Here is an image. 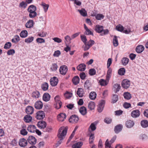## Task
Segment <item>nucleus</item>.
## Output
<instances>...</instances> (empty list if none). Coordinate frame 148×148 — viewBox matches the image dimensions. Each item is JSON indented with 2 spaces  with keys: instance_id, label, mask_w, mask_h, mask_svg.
Returning <instances> with one entry per match:
<instances>
[{
  "instance_id": "18",
  "label": "nucleus",
  "mask_w": 148,
  "mask_h": 148,
  "mask_svg": "<svg viewBox=\"0 0 148 148\" xmlns=\"http://www.w3.org/2000/svg\"><path fill=\"white\" fill-rule=\"evenodd\" d=\"M123 127V125L119 124L116 126L114 129V131L116 133H118L122 130Z\"/></svg>"
},
{
  "instance_id": "13",
  "label": "nucleus",
  "mask_w": 148,
  "mask_h": 148,
  "mask_svg": "<svg viewBox=\"0 0 148 148\" xmlns=\"http://www.w3.org/2000/svg\"><path fill=\"white\" fill-rule=\"evenodd\" d=\"M43 105L42 101H38L35 103L34 107L36 109L40 110L42 108Z\"/></svg>"
},
{
  "instance_id": "39",
  "label": "nucleus",
  "mask_w": 148,
  "mask_h": 148,
  "mask_svg": "<svg viewBox=\"0 0 148 148\" xmlns=\"http://www.w3.org/2000/svg\"><path fill=\"white\" fill-rule=\"evenodd\" d=\"M121 62L122 64L125 66L129 62V59L127 58L124 57L123 58Z\"/></svg>"
},
{
  "instance_id": "49",
  "label": "nucleus",
  "mask_w": 148,
  "mask_h": 148,
  "mask_svg": "<svg viewBox=\"0 0 148 148\" xmlns=\"http://www.w3.org/2000/svg\"><path fill=\"white\" fill-rule=\"evenodd\" d=\"M58 66L56 64L53 63L51 67V69L52 71H55L57 70Z\"/></svg>"
},
{
  "instance_id": "41",
  "label": "nucleus",
  "mask_w": 148,
  "mask_h": 148,
  "mask_svg": "<svg viewBox=\"0 0 148 148\" xmlns=\"http://www.w3.org/2000/svg\"><path fill=\"white\" fill-rule=\"evenodd\" d=\"M95 105L94 102L91 101L90 102L88 105V108L90 110H92L94 109Z\"/></svg>"
},
{
  "instance_id": "45",
  "label": "nucleus",
  "mask_w": 148,
  "mask_h": 148,
  "mask_svg": "<svg viewBox=\"0 0 148 148\" xmlns=\"http://www.w3.org/2000/svg\"><path fill=\"white\" fill-rule=\"evenodd\" d=\"M125 69L124 68H122L119 69L118 71V73L120 75H123L125 72Z\"/></svg>"
},
{
  "instance_id": "8",
  "label": "nucleus",
  "mask_w": 148,
  "mask_h": 148,
  "mask_svg": "<svg viewBox=\"0 0 148 148\" xmlns=\"http://www.w3.org/2000/svg\"><path fill=\"white\" fill-rule=\"evenodd\" d=\"M131 115L133 118H137L140 116V111L138 110H133L131 112Z\"/></svg>"
},
{
  "instance_id": "35",
  "label": "nucleus",
  "mask_w": 148,
  "mask_h": 148,
  "mask_svg": "<svg viewBox=\"0 0 148 148\" xmlns=\"http://www.w3.org/2000/svg\"><path fill=\"white\" fill-rule=\"evenodd\" d=\"M113 43L114 47H117L119 43L117 37L116 36H114L113 39Z\"/></svg>"
},
{
  "instance_id": "56",
  "label": "nucleus",
  "mask_w": 148,
  "mask_h": 148,
  "mask_svg": "<svg viewBox=\"0 0 148 148\" xmlns=\"http://www.w3.org/2000/svg\"><path fill=\"white\" fill-rule=\"evenodd\" d=\"M80 36L82 41L84 43V44H86V41H87L86 36L84 35H82Z\"/></svg>"
},
{
  "instance_id": "4",
  "label": "nucleus",
  "mask_w": 148,
  "mask_h": 148,
  "mask_svg": "<svg viewBox=\"0 0 148 148\" xmlns=\"http://www.w3.org/2000/svg\"><path fill=\"white\" fill-rule=\"evenodd\" d=\"M27 140L30 144L32 145L35 144L37 141L36 139L32 136H29L27 139Z\"/></svg>"
},
{
  "instance_id": "60",
  "label": "nucleus",
  "mask_w": 148,
  "mask_h": 148,
  "mask_svg": "<svg viewBox=\"0 0 148 148\" xmlns=\"http://www.w3.org/2000/svg\"><path fill=\"white\" fill-rule=\"evenodd\" d=\"M61 54L60 51L59 50L55 51L53 54V56L55 57H58Z\"/></svg>"
},
{
  "instance_id": "17",
  "label": "nucleus",
  "mask_w": 148,
  "mask_h": 148,
  "mask_svg": "<svg viewBox=\"0 0 148 148\" xmlns=\"http://www.w3.org/2000/svg\"><path fill=\"white\" fill-rule=\"evenodd\" d=\"M77 94L79 97H82L84 94V89L81 88H78L77 89Z\"/></svg>"
},
{
  "instance_id": "15",
  "label": "nucleus",
  "mask_w": 148,
  "mask_h": 148,
  "mask_svg": "<svg viewBox=\"0 0 148 148\" xmlns=\"http://www.w3.org/2000/svg\"><path fill=\"white\" fill-rule=\"evenodd\" d=\"M34 111V109L32 107L29 106L26 108L25 112L27 114H32Z\"/></svg>"
},
{
  "instance_id": "24",
  "label": "nucleus",
  "mask_w": 148,
  "mask_h": 148,
  "mask_svg": "<svg viewBox=\"0 0 148 148\" xmlns=\"http://www.w3.org/2000/svg\"><path fill=\"white\" fill-rule=\"evenodd\" d=\"M34 24V21L32 20H29L26 23L25 26L26 28H31L32 27Z\"/></svg>"
},
{
  "instance_id": "34",
  "label": "nucleus",
  "mask_w": 148,
  "mask_h": 148,
  "mask_svg": "<svg viewBox=\"0 0 148 148\" xmlns=\"http://www.w3.org/2000/svg\"><path fill=\"white\" fill-rule=\"evenodd\" d=\"M36 7L34 5H30L27 11L28 12L36 11Z\"/></svg>"
},
{
  "instance_id": "30",
  "label": "nucleus",
  "mask_w": 148,
  "mask_h": 148,
  "mask_svg": "<svg viewBox=\"0 0 148 148\" xmlns=\"http://www.w3.org/2000/svg\"><path fill=\"white\" fill-rule=\"evenodd\" d=\"M79 111L82 115H85L87 113L86 109L84 106L81 107L79 109Z\"/></svg>"
},
{
  "instance_id": "21",
  "label": "nucleus",
  "mask_w": 148,
  "mask_h": 148,
  "mask_svg": "<svg viewBox=\"0 0 148 148\" xmlns=\"http://www.w3.org/2000/svg\"><path fill=\"white\" fill-rule=\"evenodd\" d=\"M40 93L37 90L33 91L32 93V96L34 98H38L40 97Z\"/></svg>"
},
{
  "instance_id": "12",
  "label": "nucleus",
  "mask_w": 148,
  "mask_h": 148,
  "mask_svg": "<svg viewBox=\"0 0 148 148\" xmlns=\"http://www.w3.org/2000/svg\"><path fill=\"white\" fill-rule=\"evenodd\" d=\"M134 125V121L130 120H128L125 122V126L128 128H131Z\"/></svg>"
},
{
  "instance_id": "38",
  "label": "nucleus",
  "mask_w": 148,
  "mask_h": 148,
  "mask_svg": "<svg viewBox=\"0 0 148 148\" xmlns=\"http://www.w3.org/2000/svg\"><path fill=\"white\" fill-rule=\"evenodd\" d=\"M108 81L107 82L106 80L103 79H101L99 81L100 84L101 86H105L107 85L108 84Z\"/></svg>"
},
{
  "instance_id": "20",
  "label": "nucleus",
  "mask_w": 148,
  "mask_h": 148,
  "mask_svg": "<svg viewBox=\"0 0 148 148\" xmlns=\"http://www.w3.org/2000/svg\"><path fill=\"white\" fill-rule=\"evenodd\" d=\"M103 29V27L102 26L99 25H97L95 27V30L98 33H100L102 32Z\"/></svg>"
},
{
  "instance_id": "55",
  "label": "nucleus",
  "mask_w": 148,
  "mask_h": 148,
  "mask_svg": "<svg viewBox=\"0 0 148 148\" xmlns=\"http://www.w3.org/2000/svg\"><path fill=\"white\" fill-rule=\"evenodd\" d=\"M84 34L86 35H92L93 36V33L88 29L86 30Z\"/></svg>"
},
{
  "instance_id": "53",
  "label": "nucleus",
  "mask_w": 148,
  "mask_h": 148,
  "mask_svg": "<svg viewBox=\"0 0 148 148\" xmlns=\"http://www.w3.org/2000/svg\"><path fill=\"white\" fill-rule=\"evenodd\" d=\"M12 44L10 42H8L5 44L4 46V48L5 49H8L11 46Z\"/></svg>"
},
{
  "instance_id": "5",
  "label": "nucleus",
  "mask_w": 148,
  "mask_h": 148,
  "mask_svg": "<svg viewBox=\"0 0 148 148\" xmlns=\"http://www.w3.org/2000/svg\"><path fill=\"white\" fill-rule=\"evenodd\" d=\"M79 118L76 115H73L71 116L69 119L70 122L74 123H77L78 121Z\"/></svg>"
},
{
  "instance_id": "6",
  "label": "nucleus",
  "mask_w": 148,
  "mask_h": 148,
  "mask_svg": "<svg viewBox=\"0 0 148 148\" xmlns=\"http://www.w3.org/2000/svg\"><path fill=\"white\" fill-rule=\"evenodd\" d=\"M46 123L43 121H39L37 124L38 127L40 129H44L47 126Z\"/></svg>"
},
{
  "instance_id": "37",
  "label": "nucleus",
  "mask_w": 148,
  "mask_h": 148,
  "mask_svg": "<svg viewBox=\"0 0 148 148\" xmlns=\"http://www.w3.org/2000/svg\"><path fill=\"white\" fill-rule=\"evenodd\" d=\"M97 94L95 92H91L89 94L90 98L92 100L95 99L96 97Z\"/></svg>"
},
{
  "instance_id": "1",
  "label": "nucleus",
  "mask_w": 148,
  "mask_h": 148,
  "mask_svg": "<svg viewBox=\"0 0 148 148\" xmlns=\"http://www.w3.org/2000/svg\"><path fill=\"white\" fill-rule=\"evenodd\" d=\"M67 128L64 127H61L59 129L58 134V137L60 139V140L56 144V147L58 146L62 142V140L65 138L67 132Z\"/></svg>"
},
{
  "instance_id": "48",
  "label": "nucleus",
  "mask_w": 148,
  "mask_h": 148,
  "mask_svg": "<svg viewBox=\"0 0 148 148\" xmlns=\"http://www.w3.org/2000/svg\"><path fill=\"white\" fill-rule=\"evenodd\" d=\"M118 100V96L117 95H113L112 100V102L113 103H116Z\"/></svg>"
},
{
  "instance_id": "51",
  "label": "nucleus",
  "mask_w": 148,
  "mask_h": 148,
  "mask_svg": "<svg viewBox=\"0 0 148 148\" xmlns=\"http://www.w3.org/2000/svg\"><path fill=\"white\" fill-rule=\"evenodd\" d=\"M29 16L30 18L35 17L37 15V13L36 11L29 12Z\"/></svg>"
},
{
  "instance_id": "50",
  "label": "nucleus",
  "mask_w": 148,
  "mask_h": 148,
  "mask_svg": "<svg viewBox=\"0 0 148 148\" xmlns=\"http://www.w3.org/2000/svg\"><path fill=\"white\" fill-rule=\"evenodd\" d=\"M116 29L118 31L122 32L124 30V27L121 25L119 24L116 27Z\"/></svg>"
},
{
  "instance_id": "3",
  "label": "nucleus",
  "mask_w": 148,
  "mask_h": 148,
  "mask_svg": "<svg viewBox=\"0 0 148 148\" xmlns=\"http://www.w3.org/2000/svg\"><path fill=\"white\" fill-rule=\"evenodd\" d=\"M105 103V101L101 100L100 101L97 107V110L99 112H101L103 111Z\"/></svg>"
},
{
  "instance_id": "59",
  "label": "nucleus",
  "mask_w": 148,
  "mask_h": 148,
  "mask_svg": "<svg viewBox=\"0 0 148 148\" xmlns=\"http://www.w3.org/2000/svg\"><path fill=\"white\" fill-rule=\"evenodd\" d=\"M15 53V51L13 49H11L8 50L7 52V54L8 55H11L14 54Z\"/></svg>"
},
{
  "instance_id": "57",
  "label": "nucleus",
  "mask_w": 148,
  "mask_h": 148,
  "mask_svg": "<svg viewBox=\"0 0 148 148\" xmlns=\"http://www.w3.org/2000/svg\"><path fill=\"white\" fill-rule=\"evenodd\" d=\"M96 70L94 69H91L89 71V74L91 75H93L96 74Z\"/></svg>"
},
{
  "instance_id": "16",
  "label": "nucleus",
  "mask_w": 148,
  "mask_h": 148,
  "mask_svg": "<svg viewBox=\"0 0 148 148\" xmlns=\"http://www.w3.org/2000/svg\"><path fill=\"white\" fill-rule=\"evenodd\" d=\"M51 96L48 93H45L42 96L43 100L46 102L49 101L50 99Z\"/></svg>"
},
{
  "instance_id": "28",
  "label": "nucleus",
  "mask_w": 148,
  "mask_h": 148,
  "mask_svg": "<svg viewBox=\"0 0 148 148\" xmlns=\"http://www.w3.org/2000/svg\"><path fill=\"white\" fill-rule=\"evenodd\" d=\"M83 144V143L82 142H78L73 145L72 146V147L73 148H80Z\"/></svg>"
},
{
  "instance_id": "22",
  "label": "nucleus",
  "mask_w": 148,
  "mask_h": 148,
  "mask_svg": "<svg viewBox=\"0 0 148 148\" xmlns=\"http://www.w3.org/2000/svg\"><path fill=\"white\" fill-rule=\"evenodd\" d=\"M84 85V88L86 90H89L91 86V84L90 81L88 80L86 81Z\"/></svg>"
},
{
  "instance_id": "62",
  "label": "nucleus",
  "mask_w": 148,
  "mask_h": 148,
  "mask_svg": "<svg viewBox=\"0 0 148 148\" xmlns=\"http://www.w3.org/2000/svg\"><path fill=\"white\" fill-rule=\"evenodd\" d=\"M131 106V104L125 102L123 105V106L125 108H128L130 107Z\"/></svg>"
},
{
  "instance_id": "19",
  "label": "nucleus",
  "mask_w": 148,
  "mask_h": 148,
  "mask_svg": "<svg viewBox=\"0 0 148 148\" xmlns=\"http://www.w3.org/2000/svg\"><path fill=\"white\" fill-rule=\"evenodd\" d=\"M86 68V65L84 64H81L77 66V70L81 71H85Z\"/></svg>"
},
{
  "instance_id": "2",
  "label": "nucleus",
  "mask_w": 148,
  "mask_h": 148,
  "mask_svg": "<svg viewBox=\"0 0 148 148\" xmlns=\"http://www.w3.org/2000/svg\"><path fill=\"white\" fill-rule=\"evenodd\" d=\"M45 117V115L44 111L40 110L36 113V118L39 120H42Z\"/></svg>"
},
{
  "instance_id": "29",
  "label": "nucleus",
  "mask_w": 148,
  "mask_h": 148,
  "mask_svg": "<svg viewBox=\"0 0 148 148\" xmlns=\"http://www.w3.org/2000/svg\"><path fill=\"white\" fill-rule=\"evenodd\" d=\"M78 11L79 12L80 14L84 16H86L87 15V12L84 9L82 8L81 10H78Z\"/></svg>"
},
{
  "instance_id": "10",
  "label": "nucleus",
  "mask_w": 148,
  "mask_h": 148,
  "mask_svg": "<svg viewBox=\"0 0 148 148\" xmlns=\"http://www.w3.org/2000/svg\"><path fill=\"white\" fill-rule=\"evenodd\" d=\"M19 145L21 147H25L27 144V140L24 138H22L20 139L19 141Z\"/></svg>"
},
{
  "instance_id": "14",
  "label": "nucleus",
  "mask_w": 148,
  "mask_h": 148,
  "mask_svg": "<svg viewBox=\"0 0 148 148\" xmlns=\"http://www.w3.org/2000/svg\"><path fill=\"white\" fill-rule=\"evenodd\" d=\"M66 117V114L64 113H61L57 116L58 121L62 122L64 121Z\"/></svg>"
},
{
  "instance_id": "25",
  "label": "nucleus",
  "mask_w": 148,
  "mask_h": 148,
  "mask_svg": "<svg viewBox=\"0 0 148 148\" xmlns=\"http://www.w3.org/2000/svg\"><path fill=\"white\" fill-rule=\"evenodd\" d=\"M144 49V47L142 45H139L137 47L136 50L138 53H140L142 52Z\"/></svg>"
},
{
  "instance_id": "44",
  "label": "nucleus",
  "mask_w": 148,
  "mask_h": 148,
  "mask_svg": "<svg viewBox=\"0 0 148 148\" xmlns=\"http://www.w3.org/2000/svg\"><path fill=\"white\" fill-rule=\"evenodd\" d=\"M114 87L115 88V92L116 93L120 90L121 86L119 84H114Z\"/></svg>"
},
{
  "instance_id": "52",
  "label": "nucleus",
  "mask_w": 148,
  "mask_h": 148,
  "mask_svg": "<svg viewBox=\"0 0 148 148\" xmlns=\"http://www.w3.org/2000/svg\"><path fill=\"white\" fill-rule=\"evenodd\" d=\"M20 134L23 136L27 135L28 133L26 130L24 128L22 129L20 131Z\"/></svg>"
},
{
  "instance_id": "46",
  "label": "nucleus",
  "mask_w": 148,
  "mask_h": 148,
  "mask_svg": "<svg viewBox=\"0 0 148 148\" xmlns=\"http://www.w3.org/2000/svg\"><path fill=\"white\" fill-rule=\"evenodd\" d=\"M34 38V37L32 36L26 38L25 39V42L27 43H30L33 40Z\"/></svg>"
},
{
  "instance_id": "36",
  "label": "nucleus",
  "mask_w": 148,
  "mask_h": 148,
  "mask_svg": "<svg viewBox=\"0 0 148 148\" xmlns=\"http://www.w3.org/2000/svg\"><path fill=\"white\" fill-rule=\"evenodd\" d=\"M96 124L95 123H92L90 125L89 128V131H94L96 129Z\"/></svg>"
},
{
  "instance_id": "27",
  "label": "nucleus",
  "mask_w": 148,
  "mask_h": 148,
  "mask_svg": "<svg viewBox=\"0 0 148 148\" xmlns=\"http://www.w3.org/2000/svg\"><path fill=\"white\" fill-rule=\"evenodd\" d=\"M32 118V116L29 115H25L24 117V121L27 123H29L31 121Z\"/></svg>"
},
{
  "instance_id": "61",
  "label": "nucleus",
  "mask_w": 148,
  "mask_h": 148,
  "mask_svg": "<svg viewBox=\"0 0 148 148\" xmlns=\"http://www.w3.org/2000/svg\"><path fill=\"white\" fill-rule=\"evenodd\" d=\"M64 97L66 98H69L72 97V93H69L67 92L64 94Z\"/></svg>"
},
{
  "instance_id": "47",
  "label": "nucleus",
  "mask_w": 148,
  "mask_h": 148,
  "mask_svg": "<svg viewBox=\"0 0 148 148\" xmlns=\"http://www.w3.org/2000/svg\"><path fill=\"white\" fill-rule=\"evenodd\" d=\"M104 17V16L102 14H98L95 16V18L97 20H101Z\"/></svg>"
},
{
  "instance_id": "32",
  "label": "nucleus",
  "mask_w": 148,
  "mask_h": 148,
  "mask_svg": "<svg viewBox=\"0 0 148 148\" xmlns=\"http://www.w3.org/2000/svg\"><path fill=\"white\" fill-rule=\"evenodd\" d=\"M28 32L26 30H24L21 32L20 35L22 38H25L27 36Z\"/></svg>"
},
{
  "instance_id": "42",
  "label": "nucleus",
  "mask_w": 148,
  "mask_h": 148,
  "mask_svg": "<svg viewBox=\"0 0 148 148\" xmlns=\"http://www.w3.org/2000/svg\"><path fill=\"white\" fill-rule=\"evenodd\" d=\"M41 5L42 6L43 9H44V11L45 12H46L48 9L49 6V5L48 4H46L45 3H42L41 4Z\"/></svg>"
},
{
  "instance_id": "54",
  "label": "nucleus",
  "mask_w": 148,
  "mask_h": 148,
  "mask_svg": "<svg viewBox=\"0 0 148 148\" xmlns=\"http://www.w3.org/2000/svg\"><path fill=\"white\" fill-rule=\"evenodd\" d=\"M111 143L109 142L108 140L107 139L105 142V148H110L111 147Z\"/></svg>"
},
{
  "instance_id": "9",
  "label": "nucleus",
  "mask_w": 148,
  "mask_h": 148,
  "mask_svg": "<svg viewBox=\"0 0 148 148\" xmlns=\"http://www.w3.org/2000/svg\"><path fill=\"white\" fill-rule=\"evenodd\" d=\"M67 71V67L65 65L61 66L59 69L60 73L63 75H64L66 74Z\"/></svg>"
},
{
  "instance_id": "63",
  "label": "nucleus",
  "mask_w": 148,
  "mask_h": 148,
  "mask_svg": "<svg viewBox=\"0 0 148 148\" xmlns=\"http://www.w3.org/2000/svg\"><path fill=\"white\" fill-rule=\"evenodd\" d=\"M95 43V41L92 40H90L88 42V43L87 44L88 45H89L90 47H91Z\"/></svg>"
},
{
  "instance_id": "31",
  "label": "nucleus",
  "mask_w": 148,
  "mask_h": 148,
  "mask_svg": "<svg viewBox=\"0 0 148 148\" xmlns=\"http://www.w3.org/2000/svg\"><path fill=\"white\" fill-rule=\"evenodd\" d=\"M79 78L78 76L74 77L72 79V81L75 85H77L79 82Z\"/></svg>"
},
{
  "instance_id": "40",
  "label": "nucleus",
  "mask_w": 148,
  "mask_h": 148,
  "mask_svg": "<svg viewBox=\"0 0 148 148\" xmlns=\"http://www.w3.org/2000/svg\"><path fill=\"white\" fill-rule=\"evenodd\" d=\"M41 88L44 91L47 90L48 88V84L46 82H45L41 85Z\"/></svg>"
},
{
  "instance_id": "33",
  "label": "nucleus",
  "mask_w": 148,
  "mask_h": 148,
  "mask_svg": "<svg viewBox=\"0 0 148 148\" xmlns=\"http://www.w3.org/2000/svg\"><path fill=\"white\" fill-rule=\"evenodd\" d=\"M124 98L126 99H130L132 97L131 95L128 92H125L123 94Z\"/></svg>"
},
{
  "instance_id": "43",
  "label": "nucleus",
  "mask_w": 148,
  "mask_h": 148,
  "mask_svg": "<svg viewBox=\"0 0 148 148\" xmlns=\"http://www.w3.org/2000/svg\"><path fill=\"white\" fill-rule=\"evenodd\" d=\"M62 103L61 101L55 102L54 106L55 108L57 109H60L61 107Z\"/></svg>"
},
{
  "instance_id": "7",
  "label": "nucleus",
  "mask_w": 148,
  "mask_h": 148,
  "mask_svg": "<svg viewBox=\"0 0 148 148\" xmlns=\"http://www.w3.org/2000/svg\"><path fill=\"white\" fill-rule=\"evenodd\" d=\"M130 84V81L127 79H124L122 82V86L124 88L127 89L128 88Z\"/></svg>"
},
{
  "instance_id": "11",
  "label": "nucleus",
  "mask_w": 148,
  "mask_h": 148,
  "mask_svg": "<svg viewBox=\"0 0 148 148\" xmlns=\"http://www.w3.org/2000/svg\"><path fill=\"white\" fill-rule=\"evenodd\" d=\"M58 81V79L56 77H54L50 80V84L52 86H55L57 84Z\"/></svg>"
},
{
  "instance_id": "23",
  "label": "nucleus",
  "mask_w": 148,
  "mask_h": 148,
  "mask_svg": "<svg viewBox=\"0 0 148 148\" xmlns=\"http://www.w3.org/2000/svg\"><path fill=\"white\" fill-rule=\"evenodd\" d=\"M36 127L34 125H29L27 128L28 131L32 133H34L36 130Z\"/></svg>"
},
{
  "instance_id": "58",
  "label": "nucleus",
  "mask_w": 148,
  "mask_h": 148,
  "mask_svg": "<svg viewBox=\"0 0 148 148\" xmlns=\"http://www.w3.org/2000/svg\"><path fill=\"white\" fill-rule=\"evenodd\" d=\"M36 42L39 43H45V40L42 38H38L36 39Z\"/></svg>"
},
{
  "instance_id": "64",
  "label": "nucleus",
  "mask_w": 148,
  "mask_h": 148,
  "mask_svg": "<svg viewBox=\"0 0 148 148\" xmlns=\"http://www.w3.org/2000/svg\"><path fill=\"white\" fill-rule=\"evenodd\" d=\"M53 40L55 42L58 43H60L62 42V40L57 37H55L53 38Z\"/></svg>"
},
{
  "instance_id": "26",
  "label": "nucleus",
  "mask_w": 148,
  "mask_h": 148,
  "mask_svg": "<svg viewBox=\"0 0 148 148\" xmlns=\"http://www.w3.org/2000/svg\"><path fill=\"white\" fill-rule=\"evenodd\" d=\"M140 124L141 126L144 128L148 127V121L146 120H143L141 121Z\"/></svg>"
}]
</instances>
